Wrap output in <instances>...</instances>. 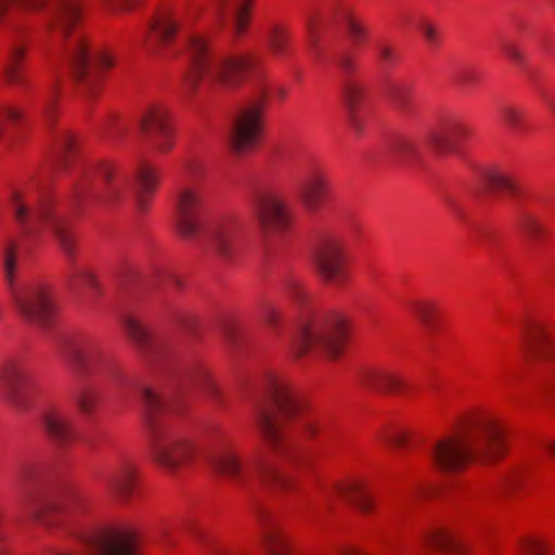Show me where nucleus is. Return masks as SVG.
I'll list each match as a JSON object with an SVG mask.
<instances>
[{"mask_svg": "<svg viewBox=\"0 0 555 555\" xmlns=\"http://www.w3.org/2000/svg\"><path fill=\"white\" fill-rule=\"evenodd\" d=\"M412 89L406 85L393 83L389 87L388 98L392 106L401 114L411 113Z\"/></svg>", "mask_w": 555, "mask_h": 555, "instance_id": "obj_39", "label": "nucleus"}, {"mask_svg": "<svg viewBox=\"0 0 555 555\" xmlns=\"http://www.w3.org/2000/svg\"><path fill=\"white\" fill-rule=\"evenodd\" d=\"M420 30L427 41V43L431 47H436L439 43V33L437 28L429 22L423 21L420 24Z\"/></svg>", "mask_w": 555, "mask_h": 555, "instance_id": "obj_54", "label": "nucleus"}, {"mask_svg": "<svg viewBox=\"0 0 555 555\" xmlns=\"http://www.w3.org/2000/svg\"><path fill=\"white\" fill-rule=\"evenodd\" d=\"M79 410L86 416H91L101 401V393L94 386L82 387L74 397Z\"/></svg>", "mask_w": 555, "mask_h": 555, "instance_id": "obj_38", "label": "nucleus"}, {"mask_svg": "<svg viewBox=\"0 0 555 555\" xmlns=\"http://www.w3.org/2000/svg\"><path fill=\"white\" fill-rule=\"evenodd\" d=\"M377 57L383 66L390 67L398 62V54L396 50L384 42L376 46Z\"/></svg>", "mask_w": 555, "mask_h": 555, "instance_id": "obj_48", "label": "nucleus"}, {"mask_svg": "<svg viewBox=\"0 0 555 555\" xmlns=\"http://www.w3.org/2000/svg\"><path fill=\"white\" fill-rule=\"evenodd\" d=\"M455 82L459 83L463 88H469L473 85L477 83L479 80V76L477 72L474 69H462L460 70L455 77Z\"/></svg>", "mask_w": 555, "mask_h": 555, "instance_id": "obj_55", "label": "nucleus"}, {"mask_svg": "<svg viewBox=\"0 0 555 555\" xmlns=\"http://www.w3.org/2000/svg\"><path fill=\"white\" fill-rule=\"evenodd\" d=\"M267 100L268 90L264 87H260L256 98L242 107L231 139L232 149L235 153L242 154L253 149L260 139Z\"/></svg>", "mask_w": 555, "mask_h": 555, "instance_id": "obj_15", "label": "nucleus"}, {"mask_svg": "<svg viewBox=\"0 0 555 555\" xmlns=\"http://www.w3.org/2000/svg\"><path fill=\"white\" fill-rule=\"evenodd\" d=\"M411 310L426 327L434 326L438 313V307L435 302L416 301L411 304Z\"/></svg>", "mask_w": 555, "mask_h": 555, "instance_id": "obj_42", "label": "nucleus"}, {"mask_svg": "<svg viewBox=\"0 0 555 555\" xmlns=\"http://www.w3.org/2000/svg\"><path fill=\"white\" fill-rule=\"evenodd\" d=\"M500 48L502 52L517 66L525 65V55L514 42L502 39L500 42Z\"/></svg>", "mask_w": 555, "mask_h": 555, "instance_id": "obj_47", "label": "nucleus"}, {"mask_svg": "<svg viewBox=\"0 0 555 555\" xmlns=\"http://www.w3.org/2000/svg\"><path fill=\"white\" fill-rule=\"evenodd\" d=\"M40 424L49 438L60 446L68 444L74 437L70 417L56 406L42 410Z\"/></svg>", "mask_w": 555, "mask_h": 555, "instance_id": "obj_23", "label": "nucleus"}, {"mask_svg": "<svg viewBox=\"0 0 555 555\" xmlns=\"http://www.w3.org/2000/svg\"><path fill=\"white\" fill-rule=\"evenodd\" d=\"M519 228L532 241H538L545 232L541 222L534 216L529 214H524L521 216Z\"/></svg>", "mask_w": 555, "mask_h": 555, "instance_id": "obj_43", "label": "nucleus"}, {"mask_svg": "<svg viewBox=\"0 0 555 555\" xmlns=\"http://www.w3.org/2000/svg\"><path fill=\"white\" fill-rule=\"evenodd\" d=\"M363 95L364 88L356 81H348L344 88V100L349 111V124L356 133H360L363 127L362 120L357 113V105Z\"/></svg>", "mask_w": 555, "mask_h": 555, "instance_id": "obj_33", "label": "nucleus"}, {"mask_svg": "<svg viewBox=\"0 0 555 555\" xmlns=\"http://www.w3.org/2000/svg\"><path fill=\"white\" fill-rule=\"evenodd\" d=\"M526 352L529 362L542 361L553 365L555 363V340L542 324L534 325L526 337ZM545 392L555 397V366L551 377L545 379Z\"/></svg>", "mask_w": 555, "mask_h": 555, "instance_id": "obj_19", "label": "nucleus"}, {"mask_svg": "<svg viewBox=\"0 0 555 555\" xmlns=\"http://www.w3.org/2000/svg\"><path fill=\"white\" fill-rule=\"evenodd\" d=\"M203 162L198 158H188L183 162L182 173L186 179L196 180L203 173Z\"/></svg>", "mask_w": 555, "mask_h": 555, "instance_id": "obj_50", "label": "nucleus"}, {"mask_svg": "<svg viewBox=\"0 0 555 555\" xmlns=\"http://www.w3.org/2000/svg\"><path fill=\"white\" fill-rule=\"evenodd\" d=\"M190 59V67L184 76L185 92L195 90L203 77L218 79L228 85H235L243 74L256 66V59L251 56H227L211 50L207 39L199 35L191 36L185 44Z\"/></svg>", "mask_w": 555, "mask_h": 555, "instance_id": "obj_9", "label": "nucleus"}, {"mask_svg": "<svg viewBox=\"0 0 555 555\" xmlns=\"http://www.w3.org/2000/svg\"><path fill=\"white\" fill-rule=\"evenodd\" d=\"M63 356L73 371L81 378L105 375L121 395H134L144 409V422L151 450L156 462L170 473L189 464L196 447L188 430L165 417L171 410L170 402L149 385L124 374L88 336L69 338L63 347Z\"/></svg>", "mask_w": 555, "mask_h": 555, "instance_id": "obj_1", "label": "nucleus"}, {"mask_svg": "<svg viewBox=\"0 0 555 555\" xmlns=\"http://www.w3.org/2000/svg\"><path fill=\"white\" fill-rule=\"evenodd\" d=\"M141 130L151 137L155 150L166 154L175 145V135L168 108L163 104L150 105L140 118Z\"/></svg>", "mask_w": 555, "mask_h": 555, "instance_id": "obj_17", "label": "nucleus"}, {"mask_svg": "<svg viewBox=\"0 0 555 555\" xmlns=\"http://www.w3.org/2000/svg\"><path fill=\"white\" fill-rule=\"evenodd\" d=\"M133 180L137 189V206L140 210H144L146 197L156 190L158 184L157 170L145 160H140L134 169Z\"/></svg>", "mask_w": 555, "mask_h": 555, "instance_id": "obj_26", "label": "nucleus"}, {"mask_svg": "<svg viewBox=\"0 0 555 555\" xmlns=\"http://www.w3.org/2000/svg\"><path fill=\"white\" fill-rule=\"evenodd\" d=\"M41 8L46 9L48 31L62 41V53L81 92L89 96L96 94L104 72L113 67L115 61L107 52L89 53L86 35L79 27V0H0V24L10 20L15 10L34 11Z\"/></svg>", "mask_w": 555, "mask_h": 555, "instance_id": "obj_2", "label": "nucleus"}, {"mask_svg": "<svg viewBox=\"0 0 555 555\" xmlns=\"http://www.w3.org/2000/svg\"><path fill=\"white\" fill-rule=\"evenodd\" d=\"M360 384L369 389L405 395L409 386L396 372L382 366H367L359 374Z\"/></svg>", "mask_w": 555, "mask_h": 555, "instance_id": "obj_22", "label": "nucleus"}, {"mask_svg": "<svg viewBox=\"0 0 555 555\" xmlns=\"http://www.w3.org/2000/svg\"><path fill=\"white\" fill-rule=\"evenodd\" d=\"M423 544L428 547H436L442 551L460 552V541L449 531L433 529L423 537Z\"/></svg>", "mask_w": 555, "mask_h": 555, "instance_id": "obj_36", "label": "nucleus"}, {"mask_svg": "<svg viewBox=\"0 0 555 555\" xmlns=\"http://www.w3.org/2000/svg\"><path fill=\"white\" fill-rule=\"evenodd\" d=\"M291 33L282 25H272L267 33L268 47L278 59H284L289 53Z\"/></svg>", "mask_w": 555, "mask_h": 555, "instance_id": "obj_35", "label": "nucleus"}, {"mask_svg": "<svg viewBox=\"0 0 555 555\" xmlns=\"http://www.w3.org/2000/svg\"><path fill=\"white\" fill-rule=\"evenodd\" d=\"M503 121L513 130H518L525 117V112L513 105H505L500 111Z\"/></svg>", "mask_w": 555, "mask_h": 555, "instance_id": "obj_44", "label": "nucleus"}, {"mask_svg": "<svg viewBox=\"0 0 555 555\" xmlns=\"http://www.w3.org/2000/svg\"><path fill=\"white\" fill-rule=\"evenodd\" d=\"M26 47L18 38H13L10 42L8 56L3 64L2 73L8 82L18 86H25L23 76L22 61L25 55Z\"/></svg>", "mask_w": 555, "mask_h": 555, "instance_id": "obj_31", "label": "nucleus"}, {"mask_svg": "<svg viewBox=\"0 0 555 555\" xmlns=\"http://www.w3.org/2000/svg\"><path fill=\"white\" fill-rule=\"evenodd\" d=\"M335 491L363 514H369L374 508V498L367 487L361 481L337 483Z\"/></svg>", "mask_w": 555, "mask_h": 555, "instance_id": "obj_28", "label": "nucleus"}, {"mask_svg": "<svg viewBox=\"0 0 555 555\" xmlns=\"http://www.w3.org/2000/svg\"><path fill=\"white\" fill-rule=\"evenodd\" d=\"M183 389L193 387L199 390L216 408L223 406L222 393L212 379L207 366L202 363H189L178 373Z\"/></svg>", "mask_w": 555, "mask_h": 555, "instance_id": "obj_20", "label": "nucleus"}, {"mask_svg": "<svg viewBox=\"0 0 555 555\" xmlns=\"http://www.w3.org/2000/svg\"><path fill=\"white\" fill-rule=\"evenodd\" d=\"M346 338L347 326L343 317H315L301 324L293 341L292 353L296 359L312 354L334 360L343 353Z\"/></svg>", "mask_w": 555, "mask_h": 555, "instance_id": "obj_11", "label": "nucleus"}, {"mask_svg": "<svg viewBox=\"0 0 555 555\" xmlns=\"http://www.w3.org/2000/svg\"><path fill=\"white\" fill-rule=\"evenodd\" d=\"M209 463L218 474L240 488H247L255 481L270 483L284 491L293 487L292 478L280 472L262 454L242 459L236 447L228 440H220L215 446Z\"/></svg>", "mask_w": 555, "mask_h": 555, "instance_id": "obj_8", "label": "nucleus"}, {"mask_svg": "<svg viewBox=\"0 0 555 555\" xmlns=\"http://www.w3.org/2000/svg\"><path fill=\"white\" fill-rule=\"evenodd\" d=\"M505 452V433L491 417H476L455 435L436 442L430 456L446 472H456L473 460L488 461Z\"/></svg>", "mask_w": 555, "mask_h": 555, "instance_id": "obj_4", "label": "nucleus"}, {"mask_svg": "<svg viewBox=\"0 0 555 555\" xmlns=\"http://www.w3.org/2000/svg\"><path fill=\"white\" fill-rule=\"evenodd\" d=\"M16 248L14 242L7 241L2 251L4 276L12 298L25 321L47 327L52 323L57 309L52 288L44 283L28 284L21 288L14 285Z\"/></svg>", "mask_w": 555, "mask_h": 555, "instance_id": "obj_10", "label": "nucleus"}, {"mask_svg": "<svg viewBox=\"0 0 555 555\" xmlns=\"http://www.w3.org/2000/svg\"><path fill=\"white\" fill-rule=\"evenodd\" d=\"M251 205L261 235L267 242L287 233L292 217L285 201L278 192L261 190L254 195Z\"/></svg>", "mask_w": 555, "mask_h": 555, "instance_id": "obj_13", "label": "nucleus"}, {"mask_svg": "<svg viewBox=\"0 0 555 555\" xmlns=\"http://www.w3.org/2000/svg\"><path fill=\"white\" fill-rule=\"evenodd\" d=\"M261 539L269 555H289L287 540L280 531L278 525L271 520L267 513L259 514Z\"/></svg>", "mask_w": 555, "mask_h": 555, "instance_id": "obj_27", "label": "nucleus"}, {"mask_svg": "<svg viewBox=\"0 0 555 555\" xmlns=\"http://www.w3.org/2000/svg\"><path fill=\"white\" fill-rule=\"evenodd\" d=\"M251 0H222L218 5V13L222 21L233 23L236 35H241L247 27Z\"/></svg>", "mask_w": 555, "mask_h": 555, "instance_id": "obj_30", "label": "nucleus"}, {"mask_svg": "<svg viewBox=\"0 0 555 555\" xmlns=\"http://www.w3.org/2000/svg\"><path fill=\"white\" fill-rule=\"evenodd\" d=\"M521 555H548L545 546L535 540H525L519 545Z\"/></svg>", "mask_w": 555, "mask_h": 555, "instance_id": "obj_53", "label": "nucleus"}, {"mask_svg": "<svg viewBox=\"0 0 555 555\" xmlns=\"http://www.w3.org/2000/svg\"><path fill=\"white\" fill-rule=\"evenodd\" d=\"M129 182L119 167L107 160L92 164L75 188V198L81 205L111 206L117 203Z\"/></svg>", "mask_w": 555, "mask_h": 555, "instance_id": "obj_12", "label": "nucleus"}, {"mask_svg": "<svg viewBox=\"0 0 555 555\" xmlns=\"http://www.w3.org/2000/svg\"><path fill=\"white\" fill-rule=\"evenodd\" d=\"M57 509L64 528L81 540L83 545L75 550L56 551L53 555H137V541L131 532L93 530L90 503L85 495L78 492L68 494Z\"/></svg>", "mask_w": 555, "mask_h": 555, "instance_id": "obj_7", "label": "nucleus"}, {"mask_svg": "<svg viewBox=\"0 0 555 555\" xmlns=\"http://www.w3.org/2000/svg\"><path fill=\"white\" fill-rule=\"evenodd\" d=\"M122 324L127 335L143 357L160 359L169 353V340L165 337L153 336L143 321L137 315L130 313L125 314L122 317Z\"/></svg>", "mask_w": 555, "mask_h": 555, "instance_id": "obj_18", "label": "nucleus"}, {"mask_svg": "<svg viewBox=\"0 0 555 555\" xmlns=\"http://www.w3.org/2000/svg\"><path fill=\"white\" fill-rule=\"evenodd\" d=\"M304 428L310 438H314L325 433L327 421L324 417H308L304 422Z\"/></svg>", "mask_w": 555, "mask_h": 555, "instance_id": "obj_49", "label": "nucleus"}, {"mask_svg": "<svg viewBox=\"0 0 555 555\" xmlns=\"http://www.w3.org/2000/svg\"><path fill=\"white\" fill-rule=\"evenodd\" d=\"M283 287L285 293L297 304L304 302L306 293L301 286V282L297 278H287L283 283Z\"/></svg>", "mask_w": 555, "mask_h": 555, "instance_id": "obj_46", "label": "nucleus"}, {"mask_svg": "<svg viewBox=\"0 0 555 555\" xmlns=\"http://www.w3.org/2000/svg\"><path fill=\"white\" fill-rule=\"evenodd\" d=\"M327 179L321 171L314 170L299 185V196L310 211H317L326 195Z\"/></svg>", "mask_w": 555, "mask_h": 555, "instance_id": "obj_24", "label": "nucleus"}, {"mask_svg": "<svg viewBox=\"0 0 555 555\" xmlns=\"http://www.w3.org/2000/svg\"><path fill=\"white\" fill-rule=\"evenodd\" d=\"M466 132L467 128L463 122L450 119L430 133L428 142L438 153H446L451 151Z\"/></svg>", "mask_w": 555, "mask_h": 555, "instance_id": "obj_25", "label": "nucleus"}, {"mask_svg": "<svg viewBox=\"0 0 555 555\" xmlns=\"http://www.w3.org/2000/svg\"><path fill=\"white\" fill-rule=\"evenodd\" d=\"M346 30L348 37L354 42L360 43L365 38V30L361 23L352 16H348L346 20Z\"/></svg>", "mask_w": 555, "mask_h": 555, "instance_id": "obj_51", "label": "nucleus"}, {"mask_svg": "<svg viewBox=\"0 0 555 555\" xmlns=\"http://www.w3.org/2000/svg\"><path fill=\"white\" fill-rule=\"evenodd\" d=\"M543 100L545 104L548 106V108L555 114V102L554 100L546 93L542 94Z\"/></svg>", "mask_w": 555, "mask_h": 555, "instance_id": "obj_62", "label": "nucleus"}, {"mask_svg": "<svg viewBox=\"0 0 555 555\" xmlns=\"http://www.w3.org/2000/svg\"><path fill=\"white\" fill-rule=\"evenodd\" d=\"M178 29V22L169 10L157 14L151 24V36L146 40L149 50H153L154 44H168L173 39Z\"/></svg>", "mask_w": 555, "mask_h": 555, "instance_id": "obj_29", "label": "nucleus"}, {"mask_svg": "<svg viewBox=\"0 0 555 555\" xmlns=\"http://www.w3.org/2000/svg\"><path fill=\"white\" fill-rule=\"evenodd\" d=\"M254 422L269 448L279 456H289L293 441L283 429L282 422L302 413L305 402L280 373H268L262 384V398L253 401Z\"/></svg>", "mask_w": 555, "mask_h": 555, "instance_id": "obj_5", "label": "nucleus"}, {"mask_svg": "<svg viewBox=\"0 0 555 555\" xmlns=\"http://www.w3.org/2000/svg\"><path fill=\"white\" fill-rule=\"evenodd\" d=\"M313 262L322 280L334 287L341 288L349 282L345 246L339 237L321 238L314 249Z\"/></svg>", "mask_w": 555, "mask_h": 555, "instance_id": "obj_16", "label": "nucleus"}, {"mask_svg": "<svg viewBox=\"0 0 555 555\" xmlns=\"http://www.w3.org/2000/svg\"><path fill=\"white\" fill-rule=\"evenodd\" d=\"M544 449L555 457V441H548L544 444Z\"/></svg>", "mask_w": 555, "mask_h": 555, "instance_id": "obj_64", "label": "nucleus"}, {"mask_svg": "<svg viewBox=\"0 0 555 555\" xmlns=\"http://www.w3.org/2000/svg\"><path fill=\"white\" fill-rule=\"evenodd\" d=\"M186 530L198 542H202V543L206 542L205 532L201 528H198L195 524H189Z\"/></svg>", "mask_w": 555, "mask_h": 555, "instance_id": "obj_58", "label": "nucleus"}, {"mask_svg": "<svg viewBox=\"0 0 555 555\" xmlns=\"http://www.w3.org/2000/svg\"><path fill=\"white\" fill-rule=\"evenodd\" d=\"M25 505H26V508L29 509V513L31 514V516L34 518H36V519L41 518V512L30 501L25 502Z\"/></svg>", "mask_w": 555, "mask_h": 555, "instance_id": "obj_61", "label": "nucleus"}, {"mask_svg": "<svg viewBox=\"0 0 555 555\" xmlns=\"http://www.w3.org/2000/svg\"><path fill=\"white\" fill-rule=\"evenodd\" d=\"M12 208L15 219L21 224L25 235L42 229L50 230L70 263V269L66 275V283L73 291H78L80 286L86 285L93 292L100 291V285L92 272L85 268L76 266V243L68 230L67 220L53 211L51 205L42 201L36 206L35 198L30 190L15 191L12 195Z\"/></svg>", "mask_w": 555, "mask_h": 555, "instance_id": "obj_6", "label": "nucleus"}, {"mask_svg": "<svg viewBox=\"0 0 555 555\" xmlns=\"http://www.w3.org/2000/svg\"><path fill=\"white\" fill-rule=\"evenodd\" d=\"M386 442H389L397 447H402L405 444L406 436L405 434H396L385 438Z\"/></svg>", "mask_w": 555, "mask_h": 555, "instance_id": "obj_59", "label": "nucleus"}, {"mask_svg": "<svg viewBox=\"0 0 555 555\" xmlns=\"http://www.w3.org/2000/svg\"><path fill=\"white\" fill-rule=\"evenodd\" d=\"M421 139L405 135L397 138L390 145L392 160L401 165H412L421 156Z\"/></svg>", "mask_w": 555, "mask_h": 555, "instance_id": "obj_32", "label": "nucleus"}, {"mask_svg": "<svg viewBox=\"0 0 555 555\" xmlns=\"http://www.w3.org/2000/svg\"><path fill=\"white\" fill-rule=\"evenodd\" d=\"M107 494L118 503H128L137 488V469L130 462H121L103 478Z\"/></svg>", "mask_w": 555, "mask_h": 555, "instance_id": "obj_21", "label": "nucleus"}, {"mask_svg": "<svg viewBox=\"0 0 555 555\" xmlns=\"http://www.w3.org/2000/svg\"><path fill=\"white\" fill-rule=\"evenodd\" d=\"M485 184L496 191L506 192L509 195L517 193V184L515 179L506 172L500 170H489L483 176Z\"/></svg>", "mask_w": 555, "mask_h": 555, "instance_id": "obj_37", "label": "nucleus"}, {"mask_svg": "<svg viewBox=\"0 0 555 555\" xmlns=\"http://www.w3.org/2000/svg\"><path fill=\"white\" fill-rule=\"evenodd\" d=\"M537 476V469L532 464H526L515 469L506 480L511 490L524 489L531 485Z\"/></svg>", "mask_w": 555, "mask_h": 555, "instance_id": "obj_40", "label": "nucleus"}, {"mask_svg": "<svg viewBox=\"0 0 555 555\" xmlns=\"http://www.w3.org/2000/svg\"><path fill=\"white\" fill-rule=\"evenodd\" d=\"M261 319L273 334H280L283 324V318L282 311L276 305L272 302L263 304L261 308Z\"/></svg>", "mask_w": 555, "mask_h": 555, "instance_id": "obj_41", "label": "nucleus"}, {"mask_svg": "<svg viewBox=\"0 0 555 555\" xmlns=\"http://www.w3.org/2000/svg\"><path fill=\"white\" fill-rule=\"evenodd\" d=\"M125 130L126 128L119 125L115 117L109 118L103 125V134L112 140L121 135Z\"/></svg>", "mask_w": 555, "mask_h": 555, "instance_id": "obj_56", "label": "nucleus"}, {"mask_svg": "<svg viewBox=\"0 0 555 555\" xmlns=\"http://www.w3.org/2000/svg\"><path fill=\"white\" fill-rule=\"evenodd\" d=\"M23 125L22 113L14 108L0 112V142L9 144L20 137V128Z\"/></svg>", "mask_w": 555, "mask_h": 555, "instance_id": "obj_34", "label": "nucleus"}, {"mask_svg": "<svg viewBox=\"0 0 555 555\" xmlns=\"http://www.w3.org/2000/svg\"><path fill=\"white\" fill-rule=\"evenodd\" d=\"M173 208L175 227L183 240L204 243L211 254L221 259L231 257L238 231L234 217L210 220L205 212L203 192L185 184L178 186Z\"/></svg>", "mask_w": 555, "mask_h": 555, "instance_id": "obj_3", "label": "nucleus"}, {"mask_svg": "<svg viewBox=\"0 0 555 555\" xmlns=\"http://www.w3.org/2000/svg\"><path fill=\"white\" fill-rule=\"evenodd\" d=\"M35 395V382L21 358L7 360L0 366V396L14 409L26 411L31 406Z\"/></svg>", "mask_w": 555, "mask_h": 555, "instance_id": "obj_14", "label": "nucleus"}, {"mask_svg": "<svg viewBox=\"0 0 555 555\" xmlns=\"http://www.w3.org/2000/svg\"><path fill=\"white\" fill-rule=\"evenodd\" d=\"M56 149L62 157H66L75 149V140L70 133L63 130L56 139Z\"/></svg>", "mask_w": 555, "mask_h": 555, "instance_id": "obj_52", "label": "nucleus"}, {"mask_svg": "<svg viewBox=\"0 0 555 555\" xmlns=\"http://www.w3.org/2000/svg\"><path fill=\"white\" fill-rule=\"evenodd\" d=\"M317 27L318 21L315 20V17L310 16L307 21V33L310 46L313 50H315V56L319 57V52L317 50Z\"/></svg>", "mask_w": 555, "mask_h": 555, "instance_id": "obj_57", "label": "nucleus"}, {"mask_svg": "<svg viewBox=\"0 0 555 555\" xmlns=\"http://www.w3.org/2000/svg\"><path fill=\"white\" fill-rule=\"evenodd\" d=\"M168 280H169V282H170L171 284L176 285V286H177V287H179V288L182 286V281H181V280H180V278H179V276H177L176 274L170 273V274L168 275Z\"/></svg>", "mask_w": 555, "mask_h": 555, "instance_id": "obj_63", "label": "nucleus"}, {"mask_svg": "<svg viewBox=\"0 0 555 555\" xmlns=\"http://www.w3.org/2000/svg\"><path fill=\"white\" fill-rule=\"evenodd\" d=\"M107 3L115 8L127 9L133 0H106Z\"/></svg>", "mask_w": 555, "mask_h": 555, "instance_id": "obj_60", "label": "nucleus"}, {"mask_svg": "<svg viewBox=\"0 0 555 555\" xmlns=\"http://www.w3.org/2000/svg\"><path fill=\"white\" fill-rule=\"evenodd\" d=\"M337 63H338L339 67L341 68V70L344 72V75H345V79H344V82H343V86H341V92L343 93H344V88L348 83V81H356V82L360 83L364 88V85L362 83V81H360L358 78H356L353 76V74L356 72V64H354L353 59L350 55L341 54L338 57Z\"/></svg>", "mask_w": 555, "mask_h": 555, "instance_id": "obj_45", "label": "nucleus"}]
</instances>
